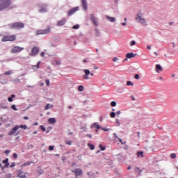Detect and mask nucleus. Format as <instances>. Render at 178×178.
I'll return each mask as SVG.
<instances>
[{
  "label": "nucleus",
  "mask_w": 178,
  "mask_h": 178,
  "mask_svg": "<svg viewBox=\"0 0 178 178\" xmlns=\"http://www.w3.org/2000/svg\"><path fill=\"white\" fill-rule=\"evenodd\" d=\"M137 156L140 158H144V152H137Z\"/></svg>",
  "instance_id": "22"
},
{
  "label": "nucleus",
  "mask_w": 178,
  "mask_h": 178,
  "mask_svg": "<svg viewBox=\"0 0 178 178\" xmlns=\"http://www.w3.org/2000/svg\"><path fill=\"white\" fill-rule=\"evenodd\" d=\"M54 147H55V146H49V151H54Z\"/></svg>",
  "instance_id": "45"
},
{
  "label": "nucleus",
  "mask_w": 178,
  "mask_h": 178,
  "mask_svg": "<svg viewBox=\"0 0 178 178\" xmlns=\"http://www.w3.org/2000/svg\"><path fill=\"white\" fill-rule=\"evenodd\" d=\"M131 98L132 101H136V97H134V96H131Z\"/></svg>",
  "instance_id": "55"
},
{
  "label": "nucleus",
  "mask_w": 178,
  "mask_h": 178,
  "mask_svg": "<svg viewBox=\"0 0 178 178\" xmlns=\"http://www.w3.org/2000/svg\"><path fill=\"white\" fill-rule=\"evenodd\" d=\"M31 163H33L32 161L31 162L28 161V162L24 163L22 166H24H24H30V165H31Z\"/></svg>",
  "instance_id": "24"
},
{
  "label": "nucleus",
  "mask_w": 178,
  "mask_h": 178,
  "mask_svg": "<svg viewBox=\"0 0 178 178\" xmlns=\"http://www.w3.org/2000/svg\"><path fill=\"white\" fill-rule=\"evenodd\" d=\"M147 49H151V46H147Z\"/></svg>",
  "instance_id": "64"
},
{
  "label": "nucleus",
  "mask_w": 178,
  "mask_h": 178,
  "mask_svg": "<svg viewBox=\"0 0 178 178\" xmlns=\"http://www.w3.org/2000/svg\"><path fill=\"white\" fill-rule=\"evenodd\" d=\"M18 129H19V125L15 126V127H13L11 131L9 132L8 136H13V134H15L17 131L18 130Z\"/></svg>",
  "instance_id": "10"
},
{
  "label": "nucleus",
  "mask_w": 178,
  "mask_h": 178,
  "mask_svg": "<svg viewBox=\"0 0 178 178\" xmlns=\"http://www.w3.org/2000/svg\"><path fill=\"white\" fill-rule=\"evenodd\" d=\"M72 143H73V141H72V140H67V141H65V144L67 145H72Z\"/></svg>",
  "instance_id": "31"
},
{
  "label": "nucleus",
  "mask_w": 178,
  "mask_h": 178,
  "mask_svg": "<svg viewBox=\"0 0 178 178\" xmlns=\"http://www.w3.org/2000/svg\"><path fill=\"white\" fill-rule=\"evenodd\" d=\"M16 166V163H12V164L10 165V168H15Z\"/></svg>",
  "instance_id": "46"
},
{
  "label": "nucleus",
  "mask_w": 178,
  "mask_h": 178,
  "mask_svg": "<svg viewBox=\"0 0 178 178\" xmlns=\"http://www.w3.org/2000/svg\"><path fill=\"white\" fill-rule=\"evenodd\" d=\"M140 131H138V132H137V136H138V137H140Z\"/></svg>",
  "instance_id": "59"
},
{
  "label": "nucleus",
  "mask_w": 178,
  "mask_h": 178,
  "mask_svg": "<svg viewBox=\"0 0 178 178\" xmlns=\"http://www.w3.org/2000/svg\"><path fill=\"white\" fill-rule=\"evenodd\" d=\"M49 33H51V27L48 26L46 29L38 30L36 31V35H41L42 34H49Z\"/></svg>",
  "instance_id": "3"
},
{
  "label": "nucleus",
  "mask_w": 178,
  "mask_h": 178,
  "mask_svg": "<svg viewBox=\"0 0 178 178\" xmlns=\"http://www.w3.org/2000/svg\"><path fill=\"white\" fill-rule=\"evenodd\" d=\"M120 113H122V112H120V111H118L116 112V115H120Z\"/></svg>",
  "instance_id": "58"
},
{
  "label": "nucleus",
  "mask_w": 178,
  "mask_h": 178,
  "mask_svg": "<svg viewBox=\"0 0 178 178\" xmlns=\"http://www.w3.org/2000/svg\"><path fill=\"white\" fill-rule=\"evenodd\" d=\"M12 5V0H0V10L8 9Z\"/></svg>",
  "instance_id": "1"
},
{
  "label": "nucleus",
  "mask_w": 178,
  "mask_h": 178,
  "mask_svg": "<svg viewBox=\"0 0 178 178\" xmlns=\"http://www.w3.org/2000/svg\"><path fill=\"white\" fill-rule=\"evenodd\" d=\"M38 173L39 175H42V174L44 173V170H38Z\"/></svg>",
  "instance_id": "40"
},
{
  "label": "nucleus",
  "mask_w": 178,
  "mask_h": 178,
  "mask_svg": "<svg viewBox=\"0 0 178 178\" xmlns=\"http://www.w3.org/2000/svg\"><path fill=\"white\" fill-rule=\"evenodd\" d=\"M13 72H12V70L10 71H7L6 72L3 74L4 76H10V74H12Z\"/></svg>",
  "instance_id": "25"
},
{
  "label": "nucleus",
  "mask_w": 178,
  "mask_h": 178,
  "mask_svg": "<svg viewBox=\"0 0 178 178\" xmlns=\"http://www.w3.org/2000/svg\"><path fill=\"white\" fill-rule=\"evenodd\" d=\"M113 136H114V137H115V138H119V137H118V135H116V133H114Z\"/></svg>",
  "instance_id": "57"
},
{
  "label": "nucleus",
  "mask_w": 178,
  "mask_h": 178,
  "mask_svg": "<svg viewBox=\"0 0 178 178\" xmlns=\"http://www.w3.org/2000/svg\"><path fill=\"white\" fill-rule=\"evenodd\" d=\"M99 147L100 148L101 151H105V149H106V147L103 146L102 145H99Z\"/></svg>",
  "instance_id": "27"
},
{
  "label": "nucleus",
  "mask_w": 178,
  "mask_h": 178,
  "mask_svg": "<svg viewBox=\"0 0 178 178\" xmlns=\"http://www.w3.org/2000/svg\"><path fill=\"white\" fill-rule=\"evenodd\" d=\"M118 140L122 145H124V144H126V142H123V140H122V138H118Z\"/></svg>",
  "instance_id": "36"
},
{
  "label": "nucleus",
  "mask_w": 178,
  "mask_h": 178,
  "mask_svg": "<svg viewBox=\"0 0 178 178\" xmlns=\"http://www.w3.org/2000/svg\"><path fill=\"white\" fill-rule=\"evenodd\" d=\"M134 77L136 80H138V79H140V75L136 74Z\"/></svg>",
  "instance_id": "48"
},
{
  "label": "nucleus",
  "mask_w": 178,
  "mask_h": 178,
  "mask_svg": "<svg viewBox=\"0 0 178 178\" xmlns=\"http://www.w3.org/2000/svg\"><path fill=\"white\" fill-rule=\"evenodd\" d=\"M11 109H13L14 111H17V108H16V105L15 104L11 106Z\"/></svg>",
  "instance_id": "39"
},
{
  "label": "nucleus",
  "mask_w": 178,
  "mask_h": 178,
  "mask_svg": "<svg viewBox=\"0 0 178 178\" xmlns=\"http://www.w3.org/2000/svg\"><path fill=\"white\" fill-rule=\"evenodd\" d=\"M26 175H29L28 172H23V171H20L18 174H17V177L19 178H27V176Z\"/></svg>",
  "instance_id": "12"
},
{
  "label": "nucleus",
  "mask_w": 178,
  "mask_h": 178,
  "mask_svg": "<svg viewBox=\"0 0 178 178\" xmlns=\"http://www.w3.org/2000/svg\"><path fill=\"white\" fill-rule=\"evenodd\" d=\"M8 102H12L13 101V99L12 97H8Z\"/></svg>",
  "instance_id": "49"
},
{
  "label": "nucleus",
  "mask_w": 178,
  "mask_h": 178,
  "mask_svg": "<svg viewBox=\"0 0 178 178\" xmlns=\"http://www.w3.org/2000/svg\"><path fill=\"white\" fill-rule=\"evenodd\" d=\"M136 20V22H138V23H141L142 24H145V19L143 18L140 14H137Z\"/></svg>",
  "instance_id": "7"
},
{
  "label": "nucleus",
  "mask_w": 178,
  "mask_h": 178,
  "mask_svg": "<svg viewBox=\"0 0 178 178\" xmlns=\"http://www.w3.org/2000/svg\"><path fill=\"white\" fill-rule=\"evenodd\" d=\"M24 24L23 22H14L10 24V28L15 29L16 30L24 29Z\"/></svg>",
  "instance_id": "2"
},
{
  "label": "nucleus",
  "mask_w": 178,
  "mask_h": 178,
  "mask_svg": "<svg viewBox=\"0 0 178 178\" xmlns=\"http://www.w3.org/2000/svg\"><path fill=\"white\" fill-rule=\"evenodd\" d=\"M176 154H175V153H172L171 154H170V158H171V159H176Z\"/></svg>",
  "instance_id": "28"
},
{
  "label": "nucleus",
  "mask_w": 178,
  "mask_h": 178,
  "mask_svg": "<svg viewBox=\"0 0 178 178\" xmlns=\"http://www.w3.org/2000/svg\"><path fill=\"white\" fill-rule=\"evenodd\" d=\"M122 26H126V22H122Z\"/></svg>",
  "instance_id": "61"
},
{
  "label": "nucleus",
  "mask_w": 178,
  "mask_h": 178,
  "mask_svg": "<svg viewBox=\"0 0 178 178\" xmlns=\"http://www.w3.org/2000/svg\"><path fill=\"white\" fill-rule=\"evenodd\" d=\"M13 158H15V159H17V154L14 153L13 154Z\"/></svg>",
  "instance_id": "50"
},
{
  "label": "nucleus",
  "mask_w": 178,
  "mask_h": 178,
  "mask_svg": "<svg viewBox=\"0 0 178 178\" xmlns=\"http://www.w3.org/2000/svg\"><path fill=\"white\" fill-rule=\"evenodd\" d=\"M136 56V54L134 53H128L126 54V58L125 60H127V59H131V58H134Z\"/></svg>",
  "instance_id": "16"
},
{
  "label": "nucleus",
  "mask_w": 178,
  "mask_h": 178,
  "mask_svg": "<svg viewBox=\"0 0 178 178\" xmlns=\"http://www.w3.org/2000/svg\"><path fill=\"white\" fill-rule=\"evenodd\" d=\"M127 86H134V83H133V82H131V81H128L127 82Z\"/></svg>",
  "instance_id": "34"
},
{
  "label": "nucleus",
  "mask_w": 178,
  "mask_h": 178,
  "mask_svg": "<svg viewBox=\"0 0 178 178\" xmlns=\"http://www.w3.org/2000/svg\"><path fill=\"white\" fill-rule=\"evenodd\" d=\"M48 122L50 124H54V123H56V120L55 118H49Z\"/></svg>",
  "instance_id": "20"
},
{
  "label": "nucleus",
  "mask_w": 178,
  "mask_h": 178,
  "mask_svg": "<svg viewBox=\"0 0 178 178\" xmlns=\"http://www.w3.org/2000/svg\"><path fill=\"white\" fill-rule=\"evenodd\" d=\"M19 129H24V130H27V125H20Z\"/></svg>",
  "instance_id": "29"
},
{
  "label": "nucleus",
  "mask_w": 178,
  "mask_h": 178,
  "mask_svg": "<svg viewBox=\"0 0 178 178\" xmlns=\"http://www.w3.org/2000/svg\"><path fill=\"white\" fill-rule=\"evenodd\" d=\"M156 69L157 70H156L157 73H159V72H158V70H160V72H162V70H163V68L159 64L156 65Z\"/></svg>",
  "instance_id": "18"
},
{
  "label": "nucleus",
  "mask_w": 178,
  "mask_h": 178,
  "mask_svg": "<svg viewBox=\"0 0 178 178\" xmlns=\"http://www.w3.org/2000/svg\"><path fill=\"white\" fill-rule=\"evenodd\" d=\"M65 23H66V19L63 18L62 20L58 22L57 26H64Z\"/></svg>",
  "instance_id": "17"
},
{
  "label": "nucleus",
  "mask_w": 178,
  "mask_h": 178,
  "mask_svg": "<svg viewBox=\"0 0 178 178\" xmlns=\"http://www.w3.org/2000/svg\"><path fill=\"white\" fill-rule=\"evenodd\" d=\"M90 20H92L94 26H95V27H97L98 26V21L97 20V18H95V17L94 16V15H90Z\"/></svg>",
  "instance_id": "11"
},
{
  "label": "nucleus",
  "mask_w": 178,
  "mask_h": 178,
  "mask_svg": "<svg viewBox=\"0 0 178 178\" xmlns=\"http://www.w3.org/2000/svg\"><path fill=\"white\" fill-rule=\"evenodd\" d=\"M15 97H16V95H11V98H15Z\"/></svg>",
  "instance_id": "62"
},
{
  "label": "nucleus",
  "mask_w": 178,
  "mask_h": 178,
  "mask_svg": "<svg viewBox=\"0 0 178 178\" xmlns=\"http://www.w3.org/2000/svg\"><path fill=\"white\" fill-rule=\"evenodd\" d=\"M102 130H104V131H108L109 129H102Z\"/></svg>",
  "instance_id": "60"
},
{
  "label": "nucleus",
  "mask_w": 178,
  "mask_h": 178,
  "mask_svg": "<svg viewBox=\"0 0 178 178\" xmlns=\"http://www.w3.org/2000/svg\"><path fill=\"white\" fill-rule=\"evenodd\" d=\"M72 173L75 174V176H81V175H83V170H81V168H76L74 170H72Z\"/></svg>",
  "instance_id": "9"
},
{
  "label": "nucleus",
  "mask_w": 178,
  "mask_h": 178,
  "mask_svg": "<svg viewBox=\"0 0 178 178\" xmlns=\"http://www.w3.org/2000/svg\"><path fill=\"white\" fill-rule=\"evenodd\" d=\"M49 108H54V106L53 105H51L49 104H47L46 106H45V110L46 111H48V109H49Z\"/></svg>",
  "instance_id": "26"
},
{
  "label": "nucleus",
  "mask_w": 178,
  "mask_h": 178,
  "mask_svg": "<svg viewBox=\"0 0 178 178\" xmlns=\"http://www.w3.org/2000/svg\"><path fill=\"white\" fill-rule=\"evenodd\" d=\"M77 10H79V7L71 9L68 13V16H72V15H73V13H75V12H77Z\"/></svg>",
  "instance_id": "15"
},
{
  "label": "nucleus",
  "mask_w": 178,
  "mask_h": 178,
  "mask_svg": "<svg viewBox=\"0 0 178 178\" xmlns=\"http://www.w3.org/2000/svg\"><path fill=\"white\" fill-rule=\"evenodd\" d=\"M15 40H16V35H12L3 37L1 41L3 42H6V41H15Z\"/></svg>",
  "instance_id": "4"
},
{
  "label": "nucleus",
  "mask_w": 178,
  "mask_h": 178,
  "mask_svg": "<svg viewBox=\"0 0 178 178\" xmlns=\"http://www.w3.org/2000/svg\"><path fill=\"white\" fill-rule=\"evenodd\" d=\"M111 106H116V102L115 101L111 102Z\"/></svg>",
  "instance_id": "41"
},
{
  "label": "nucleus",
  "mask_w": 178,
  "mask_h": 178,
  "mask_svg": "<svg viewBox=\"0 0 178 178\" xmlns=\"http://www.w3.org/2000/svg\"><path fill=\"white\" fill-rule=\"evenodd\" d=\"M80 28V25L79 24H76V25H74L72 29H74V30L77 29H79Z\"/></svg>",
  "instance_id": "37"
},
{
  "label": "nucleus",
  "mask_w": 178,
  "mask_h": 178,
  "mask_svg": "<svg viewBox=\"0 0 178 178\" xmlns=\"http://www.w3.org/2000/svg\"><path fill=\"white\" fill-rule=\"evenodd\" d=\"M38 52H40V49L37 47H34L32 50L31 53L30 54L31 56H35V55H38Z\"/></svg>",
  "instance_id": "6"
},
{
  "label": "nucleus",
  "mask_w": 178,
  "mask_h": 178,
  "mask_svg": "<svg viewBox=\"0 0 178 178\" xmlns=\"http://www.w3.org/2000/svg\"><path fill=\"white\" fill-rule=\"evenodd\" d=\"M54 62L56 65H60V63H62V61L60 60H54Z\"/></svg>",
  "instance_id": "43"
},
{
  "label": "nucleus",
  "mask_w": 178,
  "mask_h": 178,
  "mask_svg": "<svg viewBox=\"0 0 178 178\" xmlns=\"http://www.w3.org/2000/svg\"><path fill=\"white\" fill-rule=\"evenodd\" d=\"M130 169H131V166H128L127 170H130Z\"/></svg>",
  "instance_id": "63"
},
{
  "label": "nucleus",
  "mask_w": 178,
  "mask_h": 178,
  "mask_svg": "<svg viewBox=\"0 0 178 178\" xmlns=\"http://www.w3.org/2000/svg\"><path fill=\"white\" fill-rule=\"evenodd\" d=\"M85 75L83 76V79L84 80H90V74H91V72H90V70H84Z\"/></svg>",
  "instance_id": "8"
},
{
  "label": "nucleus",
  "mask_w": 178,
  "mask_h": 178,
  "mask_svg": "<svg viewBox=\"0 0 178 178\" xmlns=\"http://www.w3.org/2000/svg\"><path fill=\"white\" fill-rule=\"evenodd\" d=\"M131 47H133L134 45H136V41L132 40L130 43Z\"/></svg>",
  "instance_id": "42"
},
{
  "label": "nucleus",
  "mask_w": 178,
  "mask_h": 178,
  "mask_svg": "<svg viewBox=\"0 0 178 178\" xmlns=\"http://www.w3.org/2000/svg\"><path fill=\"white\" fill-rule=\"evenodd\" d=\"M45 82H46V86H47V87H49V84H50L49 79H46Z\"/></svg>",
  "instance_id": "38"
},
{
  "label": "nucleus",
  "mask_w": 178,
  "mask_h": 178,
  "mask_svg": "<svg viewBox=\"0 0 178 178\" xmlns=\"http://www.w3.org/2000/svg\"><path fill=\"white\" fill-rule=\"evenodd\" d=\"M81 5L84 10H87L88 9V6L87 5V0H81Z\"/></svg>",
  "instance_id": "14"
},
{
  "label": "nucleus",
  "mask_w": 178,
  "mask_h": 178,
  "mask_svg": "<svg viewBox=\"0 0 178 178\" xmlns=\"http://www.w3.org/2000/svg\"><path fill=\"white\" fill-rule=\"evenodd\" d=\"M93 126H94V127L97 129V130H99V129H101V127H99V125H98L97 123H95Z\"/></svg>",
  "instance_id": "33"
},
{
  "label": "nucleus",
  "mask_w": 178,
  "mask_h": 178,
  "mask_svg": "<svg viewBox=\"0 0 178 178\" xmlns=\"http://www.w3.org/2000/svg\"><path fill=\"white\" fill-rule=\"evenodd\" d=\"M106 17H107L108 22H111V23H113V22H115V20H116V19H115V17H108V16H107Z\"/></svg>",
  "instance_id": "21"
},
{
  "label": "nucleus",
  "mask_w": 178,
  "mask_h": 178,
  "mask_svg": "<svg viewBox=\"0 0 178 178\" xmlns=\"http://www.w3.org/2000/svg\"><path fill=\"white\" fill-rule=\"evenodd\" d=\"M110 116H111V118H115V116H116V113H115V112H111V113H110Z\"/></svg>",
  "instance_id": "35"
},
{
  "label": "nucleus",
  "mask_w": 178,
  "mask_h": 178,
  "mask_svg": "<svg viewBox=\"0 0 178 178\" xmlns=\"http://www.w3.org/2000/svg\"><path fill=\"white\" fill-rule=\"evenodd\" d=\"M118 60H119V58H118V57H114L113 58V62H118Z\"/></svg>",
  "instance_id": "44"
},
{
  "label": "nucleus",
  "mask_w": 178,
  "mask_h": 178,
  "mask_svg": "<svg viewBox=\"0 0 178 178\" xmlns=\"http://www.w3.org/2000/svg\"><path fill=\"white\" fill-rule=\"evenodd\" d=\"M40 62L38 63L36 65H33V69H40Z\"/></svg>",
  "instance_id": "32"
},
{
  "label": "nucleus",
  "mask_w": 178,
  "mask_h": 178,
  "mask_svg": "<svg viewBox=\"0 0 178 178\" xmlns=\"http://www.w3.org/2000/svg\"><path fill=\"white\" fill-rule=\"evenodd\" d=\"M24 120H29V117L24 116Z\"/></svg>",
  "instance_id": "56"
},
{
  "label": "nucleus",
  "mask_w": 178,
  "mask_h": 178,
  "mask_svg": "<svg viewBox=\"0 0 178 178\" xmlns=\"http://www.w3.org/2000/svg\"><path fill=\"white\" fill-rule=\"evenodd\" d=\"M88 147H90V149H95V146L92 144H88Z\"/></svg>",
  "instance_id": "30"
},
{
  "label": "nucleus",
  "mask_w": 178,
  "mask_h": 178,
  "mask_svg": "<svg viewBox=\"0 0 178 178\" xmlns=\"http://www.w3.org/2000/svg\"><path fill=\"white\" fill-rule=\"evenodd\" d=\"M115 123L118 124V126H120V122H119V120H116Z\"/></svg>",
  "instance_id": "54"
},
{
  "label": "nucleus",
  "mask_w": 178,
  "mask_h": 178,
  "mask_svg": "<svg viewBox=\"0 0 178 178\" xmlns=\"http://www.w3.org/2000/svg\"><path fill=\"white\" fill-rule=\"evenodd\" d=\"M40 56H41L42 58H44V56H45V53H44V52H42V53L40 54Z\"/></svg>",
  "instance_id": "52"
},
{
  "label": "nucleus",
  "mask_w": 178,
  "mask_h": 178,
  "mask_svg": "<svg viewBox=\"0 0 178 178\" xmlns=\"http://www.w3.org/2000/svg\"><path fill=\"white\" fill-rule=\"evenodd\" d=\"M47 6L46 4L41 6L39 12H40V13H45V12L47 11Z\"/></svg>",
  "instance_id": "13"
},
{
  "label": "nucleus",
  "mask_w": 178,
  "mask_h": 178,
  "mask_svg": "<svg viewBox=\"0 0 178 178\" xmlns=\"http://www.w3.org/2000/svg\"><path fill=\"white\" fill-rule=\"evenodd\" d=\"M78 91H79L80 92L84 91V86H83L82 85H80L78 87Z\"/></svg>",
  "instance_id": "23"
},
{
  "label": "nucleus",
  "mask_w": 178,
  "mask_h": 178,
  "mask_svg": "<svg viewBox=\"0 0 178 178\" xmlns=\"http://www.w3.org/2000/svg\"><path fill=\"white\" fill-rule=\"evenodd\" d=\"M135 172H140V168H135Z\"/></svg>",
  "instance_id": "53"
},
{
  "label": "nucleus",
  "mask_w": 178,
  "mask_h": 178,
  "mask_svg": "<svg viewBox=\"0 0 178 178\" xmlns=\"http://www.w3.org/2000/svg\"><path fill=\"white\" fill-rule=\"evenodd\" d=\"M3 163H6L4 168H8V166H9V159L7 158L5 160H3Z\"/></svg>",
  "instance_id": "19"
},
{
  "label": "nucleus",
  "mask_w": 178,
  "mask_h": 178,
  "mask_svg": "<svg viewBox=\"0 0 178 178\" xmlns=\"http://www.w3.org/2000/svg\"><path fill=\"white\" fill-rule=\"evenodd\" d=\"M23 49H24V48L23 47H20L19 46H15L12 49H11V52L12 54H17L19 52H22V51H23Z\"/></svg>",
  "instance_id": "5"
},
{
  "label": "nucleus",
  "mask_w": 178,
  "mask_h": 178,
  "mask_svg": "<svg viewBox=\"0 0 178 178\" xmlns=\"http://www.w3.org/2000/svg\"><path fill=\"white\" fill-rule=\"evenodd\" d=\"M86 137H88L89 138H92V135L91 134H87Z\"/></svg>",
  "instance_id": "51"
},
{
  "label": "nucleus",
  "mask_w": 178,
  "mask_h": 178,
  "mask_svg": "<svg viewBox=\"0 0 178 178\" xmlns=\"http://www.w3.org/2000/svg\"><path fill=\"white\" fill-rule=\"evenodd\" d=\"M40 129H41V130H42L43 131H45V130H46L45 127H44V125H41V126H40Z\"/></svg>",
  "instance_id": "47"
}]
</instances>
